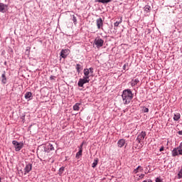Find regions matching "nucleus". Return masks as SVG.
<instances>
[{
    "label": "nucleus",
    "mask_w": 182,
    "mask_h": 182,
    "mask_svg": "<svg viewBox=\"0 0 182 182\" xmlns=\"http://www.w3.org/2000/svg\"><path fill=\"white\" fill-rule=\"evenodd\" d=\"M52 150H55V148L51 144H48L44 149V151L46 153H49V151H52Z\"/></svg>",
    "instance_id": "10"
},
{
    "label": "nucleus",
    "mask_w": 182,
    "mask_h": 182,
    "mask_svg": "<svg viewBox=\"0 0 182 182\" xmlns=\"http://www.w3.org/2000/svg\"><path fill=\"white\" fill-rule=\"evenodd\" d=\"M95 2H100V4H109L112 0H95Z\"/></svg>",
    "instance_id": "17"
},
{
    "label": "nucleus",
    "mask_w": 182,
    "mask_h": 182,
    "mask_svg": "<svg viewBox=\"0 0 182 182\" xmlns=\"http://www.w3.org/2000/svg\"><path fill=\"white\" fill-rule=\"evenodd\" d=\"M73 22L75 25L77 23V19L76 18V16H75V15H73Z\"/></svg>",
    "instance_id": "26"
},
{
    "label": "nucleus",
    "mask_w": 182,
    "mask_h": 182,
    "mask_svg": "<svg viewBox=\"0 0 182 182\" xmlns=\"http://www.w3.org/2000/svg\"><path fill=\"white\" fill-rule=\"evenodd\" d=\"M32 170V164H28L24 168V176H26Z\"/></svg>",
    "instance_id": "9"
},
{
    "label": "nucleus",
    "mask_w": 182,
    "mask_h": 182,
    "mask_svg": "<svg viewBox=\"0 0 182 182\" xmlns=\"http://www.w3.org/2000/svg\"><path fill=\"white\" fill-rule=\"evenodd\" d=\"M90 82V80L89 78H86L85 77H83L82 78H80L77 86L79 87H83L84 85H86V83H89Z\"/></svg>",
    "instance_id": "4"
},
{
    "label": "nucleus",
    "mask_w": 182,
    "mask_h": 182,
    "mask_svg": "<svg viewBox=\"0 0 182 182\" xmlns=\"http://www.w3.org/2000/svg\"><path fill=\"white\" fill-rule=\"evenodd\" d=\"M178 176V178H182V168L179 171Z\"/></svg>",
    "instance_id": "28"
},
{
    "label": "nucleus",
    "mask_w": 182,
    "mask_h": 182,
    "mask_svg": "<svg viewBox=\"0 0 182 182\" xmlns=\"http://www.w3.org/2000/svg\"><path fill=\"white\" fill-rule=\"evenodd\" d=\"M122 69H123L124 70H126V64L123 65Z\"/></svg>",
    "instance_id": "35"
},
{
    "label": "nucleus",
    "mask_w": 182,
    "mask_h": 182,
    "mask_svg": "<svg viewBox=\"0 0 182 182\" xmlns=\"http://www.w3.org/2000/svg\"><path fill=\"white\" fill-rule=\"evenodd\" d=\"M50 79L51 80H53V76L50 77Z\"/></svg>",
    "instance_id": "37"
},
{
    "label": "nucleus",
    "mask_w": 182,
    "mask_h": 182,
    "mask_svg": "<svg viewBox=\"0 0 182 182\" xmlns=\"http://www.w3.org/2000/svg\"><path fill=\"white\" fill-rule=\"evenodd\" d=\"M178 134H180V135L182 136V131H179V132H178Z\"/></svg>",
    "instance_id": "36"
},
{
    "label": "nucleus",
    "mask_w": 182,
    "mask_h": 182,
    "mask_svg": "<svg viewBox=\"0 0 182 182\" xmlns=\"http://www.w3.org/2000/svg\"><path fill=\"white\" fill-rule=\"evenodd\" d=\"M98 163H99V159L97 158L95 159L94 162L92 163V168H95Z\"/></svg>",
    "instance_id": "18"
},
{
    "label": "nucleus",
    "mask_w": 182,
    "mask_h": 182,
    "mask_svg": "<svg viewBox=\"0 0 182 182\" xmlns=\"http://www.w3.org/2000/svg\"><path fill=\"white\" fill-rule=\"evenodd\" d=\"M124 144H126V139H121L117 142V146L118 147H120V148L124 147Z\"/></svg>",
    "instance_id": "11"
},
{
    "label": "nucleus",
    "mask_w": 182,
    "mask_h": 182,
    "mask_svg": "<svg viewBox=\"0 0 182 182\" xmlns=\"http://www.w3.org/2000/svg\"><path fill=\"white\" fill-rule=\"evenodd\" d=\"M143 171V167L141 166H139L136 168H135L133 171L134 174H137V173H141Z\"/></svg>",
    "instance_id": "14"
},
{
    "label": "nucleus",
    "mask_w": 182,
    "mask_h": 182,
    "mask_svg": "<svg viewBox=\"0 0 182 182\" xmlns=\"http://www.w3.org/2000/svg\"><path fill=\"white\" fill-rule=\"evenodd\" d=\"M68 55H69V50L65 49L61 50L60 52L61 58H63V59H66V58H68Z\"/></svg>",
    "instance_id": "8"
},
{
    "label": "nucleus",
    "mask_w": 182,
    "mask_h": 182,
    "mask_svg": "<svg viewBox=\"0 0 182 182\" xmlns=\"http://www.w3.org/2000/svg\"><path fill=\"white\" fill-rule=\"evenodd\" d=\"M90 73H93V68H88Z\"/></svg>",
    "instance_id": "31"
},
{
    "label": "nucleus",
    "mask_w": 182,
    "mask_h": 182,
    "mask_svg": "<svg viewBox=\"0 0 182 182\" xmlns=\"http://www.w3.org/2000/svg\"><path fill=\"white\" fill-rule=\"evenodd\" d=\"M90 73H93V68H88Z\"/></svg>",
    "instance_id": "32"
},
{
    "label": "nucleus",
    "mask_w": 182,
    "mask_h": 182,
    "mask_svg": "<svg viewBox=\"0 0 182 182\" xmlns=\"http://www.w3.org/2000/svg\"><path fill=\"white\" fill-rule=\"evenodd\" d=\"M79 150H83V143H82L81 145L80 146Z\"/></svg>",
    "instance_id": "33"
},
{
    "label": "nucleus",
    "mask_w": 182,
    "mask_h": 182,
    "mask_svg": "<svg viewBox=\"0 0 182 182\" xmlns=\"http://www.w3.org/2000/svg\"><path fill=\"white\" fill-rule=\"evenodd\" d=\"M90 72L89 71V68L84 69V77L89 79L90 77Z\"/></svg>",
    "instance_id": "12"
},
{
    "label": "nucleus",
    "mask_w": 182,
    "mask_h": 182,
    "mask_svg": "<svg viewBox=\"0 0 182 182\" xmlns=\"http://www.w3.org/2000/svg\"><path fill=\"white\" fill-rule=\"evenodd\" d=\"M97 29H103V19L99 18L96 20Z\"/></svg>",
    "instance_id": "6"
},
{
    "label": "nucleus",
    "mask_w": 182,
    "mask_h": 182,
    "mask_svg": "<svg viewBox=\"0 0 182 182\" xmlns=\"http://www.w3.org/2000/svg\"><path fill=\"white\" fill-rule=\"evenodd\" d=\"M159 151H164V146H161L159 149Z\"/></svg>",
    "instance_id": "34"
},
{
    "label": "nucleus",
    "mask_w": 182,
    "mask_h": 182,
    "mask_svg": "<svg viewBox=\"0 0 182 182\" xmlns=\"http://www.w3.org/2000/svg\"><path fill=\"white\" fill-rule=\"evenodd\" d=\"M180 117H181V115L180 114V113H176L174 114V116H173V120L175 122H178V120H180Z\"/></svg>",
    "instance_id": "16"
},
{
    "label": "nucleus",
    "mask_w": 182,
    "mask_h": 182,
    "mask_svg": "<svg viewBox=\"0 0 182 182\" xmlns=\"http://www.w3.org/2000/svg\"><path fill=\"white\" fill-rule=\"evenodd\" d=\"M151 9V7L149 5H146V6H144L145 12H150Z\"/></svg>",
    "instance_id": "24"
},
{
    "label": "nucleus",
    "mask_w": 182,
    "mask_h": 182,
    "mask_svg": "<svg viewBox=\"0 0 182 182\" xmlns=\"http://www.w3.org/2000/svg\"><path fill=\"white\" fill-rule=\"evenodd\" d=\"M155 181L156 182H163V180L161 179V178L158 177L156 178Z\"/></svg>",
    "instance_id": "30"
},
{
    "label": "nucleus",
    "mask_w": 182,
    "mask_h": 182,
    "mask_svg": "<svg viewBox=\"0 0 182 182\" xmlns=\"http://www.w3.org/2000/svg\"><path fill=\"white\" fill-rule=\"evenodd\" d=\"M1 181H2V178L0 177V182H1Z\"/></svg>",
    "instance_id": "38"
},
{
    "label": "nucleus",
    "mask_w": 182,
    "mask_h": 182,
    "mask_svg": "<svg viewBox=\"0 0 182 182\" xmlns=\"http://www.w3.org/2000/svg\"><path fill=\"white\" fill-rule=\"evenodd\" d=\"M134 96V95L132 92L131 89L124 90L122 94V102L124 105H129V103H130L133 100Z\"/></svg>",
    "instance_id": "1"
},
{
    "label": "nucleus",
    "mask_w": 182,
    "mask_h": 182,
    "mask_svg": "<svg viewBox=\"0 0 182 182\" xmlns=\"http://www.w3.org/2000/svg\"><path fill=\"white\" fill-rule=\"evenodd\" d=\"M31 97H32V92H27L25 94V99H31Z\"/></svg>",
    "instance_id": "21"
},
{
    "label": "nucleus",
    "mask_w": 182,
    "mask_h": 182,
    "mask_svg": "<svg viewBox=\"0 0 182 182\" xmlns=\"http://www.w3.org/2000/svg\"><path fill=\"white\" fill-rule=\"evenodd\" d=\"M142 178H144V173L139 176L138 180H141Z\"/></svg>",
    "instance_id": "29"
},
{
    "label": "nucleus",
    "mask_w": 182,
    "mask_h": 182,
    "mask_svg": "<svg viewBox=\"0 0 182 182\" xmlns=\"http://www.w3.org/2000/svg\"><path fill=\"white\" fill-rule=\"evenodd\" d=\"M6 74L4 71V73L1 75V83H3L4 85H6Z\"/></svg>",
    "instance_id": "13"
},
{
    "label": "nucleus",
    "mask_w": 182,
    "mask_h": 182,
    "mask_svg": "<svg viewBox=\"0 0 182 182\" xmlns=\"http://www.w3.org/2000/svg\"><path fill=\"white\" fill-rule=\"evenodd\" d=\"M12 144L15 149V151H21L23 149V142H18V141H12Z\"/></svg>",
    "instance_id": "3"
},
{
    "label": "nucleus",
    "mask_w": 182,
    "mask_h": 182,
    "mask_svg": "<svg viewBox=\"0 0 182 182\" xmlns=\"http://www.w3.org/2000/svg\"><path fill=\"white\" fill-rule=\"evenodd\" d=\"M146 132L142 131L139 134H138L136 137V140L138 143H141L144 140V138L146 137Z\"/></svg>",
    "instance_id": "5"
},
{
    "label": "nucleus",
    "mask_w": 182,
    "mask_h": 182,
    "mask_svg": "<svg viewBox=\"0 0 182 182\" xmlns=\"http://www.w3.org/2000/svg\"><path fill=\"white\" fill-rule=\"evenodd\" d=\"M82 153H83V150L79 149V151L76 154V159H80V156H82Z\"/></svg>",
    "instance_id": "23"
},
{
    "label": "nucleus",
    "mask_w": 182,
    "mask_h": 182,
    "mask_svg": "<svg viewBox=\"0 0 182 182\" xmlns=\"http://www.w3.org/2000/svg\"><path fill=\"white\" fill-rule=\"evenodd\" d=\"M142 112H144V113H149V108L144 107L142 108Z\"/></svg>",
    "instance_id": "27"
},
{
    "label": "nucleus",
    "mask_w": 182,
    "mask_h": 182,
    "mask_svg": "<svg viewBox=\"0 0 182 182\" xmlns=\"http://www.w3.org/2000/svg\"><path fill=\"white\" fill-rule=\"evenodd\" d=\"M104 43L105 41H103V39L100 38V37H97L94 41L93 46H96L97 49H100Z\"/></svg>",
    "instance_id": "2"
},
{
    "label": "nucleus",
    "mask_w": 182,
    "mask_h": 182,
    "mask_svg": "<svg viewBox=\"0 0 182 182\" xmlns=\"http://www.w3.org/2000/svg\"><path fill=\"white\" fill-rule=\"evenodd\" d=\"M139 82L140 81L137 78H136L135 80H132L131 81V86L133 87L136 86V85H137V83H139Z\"/></svg>",
    "instance_id": "15"
},
{
    "label": "nucleus",
    "mask_w": 182,
    "mask_h": 182,
    "mask_svg": "<svg viewBox=\"0 0 182 182\" xmlns=\"http://www.w3.org/2000/svg\"><path fill=\"white\" fill-rule=\"evenodd\" d=\"M122 22H123V18L121 17L120 20L119 21H116L114 23V28H117V26H119V25L120 23H122Z\"/></svg>",
    "instance_id": "20"
},
{
    "label": "nucleus",
    "mask_w": 182,
    "mask_h": 182,
    "mask_svg": "<svg viewBox=\"0 0 182 182\" xmlns=\"http://www.w3.org/2000/svg\"><path fill=\"white\" fill-rule=\"evenodd\" d=\"M8 11V6L4 3H0V12L5 14Z\"/></svg>",
    "instance_id": "7"
},
{
    "label": "nucleus",
    "mask_w": 182,
    "mask_h": 182,
    "mask_svg": "<svg viewBox=\"0 0 182 182\" xmlns=\"http://www.w3.org/2000/svg\"><path fill=\"white\" fill-rule=\"evenodd\" d=\"M75 69L77 70V73H80V70H82V65L80 64H76Z\"/></svg>",
    "instance_id": "19"
},
{
    "label": "nucleus",
    "mask_w": 182,
    "mask_h": 182,
    "mask_svg": "<svg viewBox=\"0 0 182 182\" xmlns=\"http://www.w3.org/2000/svg\"><path fill=\"white\" fill-rule=\"evenodd\" d=\"M80 104L79 103H76L74 106H73V110H75V111H79V109H80Z\"/></svg>",
    "instance_id": "22"
},
{
    "label": "nucleus",
    "mask_w": 182,
    "mask_h": 182,
    "mask_svg": "<svg viewBox=\"0 0 182 182\" xmlns=\"http://www.w3.org/2000/svg\"><path fill=\"white\" fill-rule=\"evenodd\" d=\"M64 171H65V167L62 166L61 168H60L59 173H58L59 176H62Z\"/></svg>",
    "instance_id": "25"
}]
</instances>
